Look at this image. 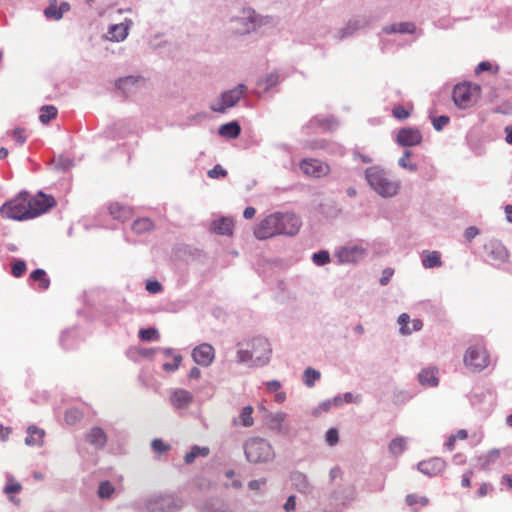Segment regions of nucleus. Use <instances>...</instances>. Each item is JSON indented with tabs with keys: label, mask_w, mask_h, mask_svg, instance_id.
<instances>
[{
	"label": "nucleus",
	"mask_w": 512,
	"mask_h": 512,
	"mask_svg": "<svg viewBox=\"0 0 512 512\" xmlns=\"http://www.w3.org/2000/svg\"><path fill=\"white\" fill-rule=\"evenodd\" d=\"M415 30L414 24L411 23H400L398 25H392L385 28L387 33L399 32V33H412Z\"/></svg>",
	"instance_id": "e433bc0d"
},
{
	"label": "nucleus",
	"mask_w": 512,
	"mask_h": 512,
	"mask_svg": "<svg viewBox=\"0 0 512 512\" xmlns=\"http://www.w3.org/2000/svg\"><path fill=\"white\" fill-rule=\"evenodd\" d=\"M291 478H292V481L294 482L296 488L300 492L306 493L309 491L310 483L304 474H302L300 472H295L292 474Z\"/></svg>",
	"instance_id": "c85d7f7f"
},
{
	"label": "nucleus",
	"mask_w": 512,
	"mask_h": 512,
	"mask_svg": "<svg viewBox=\"0 0 512 512\" xmlns=\"http://www.w3.org/2000/svg\"><path fill=\"white\" fill-rule=\"evenodd\" d=\"M26 271V264L24 261H17L12 265V274L15 277H21Z\"/></svg>",
	"instance_id": "8fccbe9b"
},
{
	"label": "nucleus",
	"mask_w": 512,
	"mask_h": 512,
	"mask_svg": "<svg viewBox=\"0 0 512 512\" xmlns=\"http://www.w3.org/2000/svg\"><path fill=\"white\" fill-rule=\"evenodd\" d=\"M492 64L488 61H483V62H480L477 66V68L475 69V73L476 74H479L481 72H484V71H491L492 70Z\"/></svg>",
	"instance_id": "e2e57ef3"
},
{
	"label": "nucleus",
	"mask_w": 512,
	"mask_h": 512,
	"mask_svg": "<svg viewBox=\"0 0 512 512\" xmlns=\"http://www.w3.org/2000/svg\"><path fill=\"white\" fill-rule=\"evenodd\" d=\"M86 441L96 448H103L107 442V435L100 427H93L86 435Z\"/></svg>",
	"instance_id": "aec40b11"
},
{
	"label": "nucleus",
	"mask_w": 512,
	"mask_h": 512,
	"mask_svg": "<svg viewBox=\"0 0 512 512\" xmlns=\"http://www.w3.org/2000/svg\"><path fill=\"white\" fill-rule=\"evenodd\" d=\"M313 261L317 265H324L330 261V255L327 251H320L313 254Z\"/></svg>",
	"instance_id": "a18cd8bd"
},
{
	"label": "nucleus",
	"mask_w": 512,
	"mask_h": 512,
	"mask_svg": "<svg viewBox=\"0 0 512 512\" xmlns=\"http://www.w3.org/2000/svg\"><path fill=\"white\" fill-rule=\"evenodd\" d=\"M114 486L109 481L101 482L98 489L100 498H109L114 493Z\"/></svg>",
	"instance_id": "58836bf2"
},
{
	"label": "nucleus",
	"mask_w": 512,
	"mask_h": 512,
	"mask_svg": "<svg viewBox=\"0 0 512 512\" xmlns=\"http://www.w3.org/2000/svg\"><path fill=\"white\" fill-rule=\"evenodd\" d=\"M241 127L238 122L233 121L223 124L219 128V134L227 139H235L240 135Z\"/></svg>",
	"instance_id": "393cba45"
},
{
	"label": "nucleus",
	"mask_w": 512,
	"mask_h": 512,
	"mask_svg": "<svg viewBox=\"0 0 512 512\" xmlns=\"http://www.w3.org/2000/svg\"><path fill=\"white\" fill-rule=\"evenodd\" d=\"M366 179L370 187L382 197H392L397 194L399 185L386 175L384 170L377 166L366 169Z\"/></svg>",
	"instance_id": "20e7f679"
},
{
	"label": "nucleus",
	"mask_w": 512,
	"mask_h": 512,
	"mask_svg": "<svg viewBox=\"0 0 512 512\" xmlns=\"http://www.w3.org/2000/svg\"><path fill=\"white\" fill-rule=\"evenodd\" d=\"M192 358L198 365L208 367L214 361L215 350L212 345L202 343L193 349Z\"/></svg>",
	"instance_id": "9b49d317"
},
{
	"label": "nucleus",
	"mask_w": 512,
	"mask_h": 512,
	"mask_svg": "<svg viewBox=\"0 0 512 512\" xmlns=\"http://www.w3.org/2000/svg\"><path fill=\"white\" fill-rule=\"evenodd\" d=\"M13 138L15 139V141L22 145L23 143H25L26 141V136L24 134V130L21 129V128H17L14 130L13 132Z\"/></svg>",
	"instance_id": "13d9d810"
},
{
	"label": "nucleus",
	"mask_w": 512,
	"mask_h": 512,
	"mask_svg": "<svg viewBox=\"0 0 512 512\" xmlns=\"http://www.w3.org/2000/svg\"><path fill=\"white\" fill-rule=\"evenodd\" d=\"M31 279L34 281H39L40 288L46 290L50 285V280L46 277V272L43 269L34 270L31 275Z\"/></svg>",
	"instance_id": "f704fd0d"
},
{
	"label": "nucleus",
	"mask_w": 512,
	"mask_h": 512,
	"mask_svg": "<svg viewBox=\"0 0 512 512\" xmlns=\"http://www.w3.org/2000/svg\"><path fill=\"white\" fill-rule=\"evenodd\" d=\"M339 440L338 431L335 428H331L326 433V441L330 446L335 445Z\"/></svg>",
	"instance_id": "603ef678"
},
{
	"label": "nucleus",
	"mask_w": 512,
	"mask_h": 512,
	"mask_svg": "<svg viewBox=\"0 0 512 512\" xmlns=\"http://www.w3.org/2000/svg\"><path fill=\"white\" fill-rule=\"evenodd\" d=\"M181 361H182L181 355H179V354L174 355L173 362L172 363H170V362L164 363L162 368L166 372L176 371L179 368Z\"/></svg>",
	"instance_id": "37998d69"
},
{
	"label": "nucleus",
	"mask_w": 512,
	"mask_h": 512,
	"mask_svg": "<svg viewBox=\"0 0 512 512\" xmlns=\"http://www.w3.org/2000/svg\"><path fill=\"white\" fill-rule=\"evenodd\" d=\"M311 124L330 129L334 125V121L331 119L315 118L311 120Z\"/></svg>",
	"instance_id": "5fc2aeb1"
},
{
	"label": "nucleus",
	"mask_w": 512,
	"mask_h": 512,
	"mask_svg": "<svg viewBox=\"0 0 512 512\" xmlns=\"http://www.w3.org/2000/svg\"><path fill=\"white\" fill-rule=\"evenodd\" d=\"M253 407L251 405L245 406L237 419L234 420L235 425H241L243 427H251L254 424Z\"/></svg>",
	"instance_id": "a878e982"
},
{
	"label": "nucleus",
	"mask_w": 512,
	"mask_h": 512,
	"mask_svg": "<svg viewBox=\"0 0 512 512\" xmlns=\"http://www.w3.org/2000/svg\"><path fill=\"white\" fill-rule=\"evenodd\" d=\"M463 361L470 371L480 372L489 365L490 358L486 348L476 344L467 349Z\"/></svg>",
	"instance_id": "0eeeda50"
},
{
	"label": "nucleus",
	"mask_w": 512,
	"mask_h": 512,
	"mask_svg": "<svg viewBox=\"0 0 512 512\" xmlns=\"http://www.w3.org/2000/svg\"><path fill=\"white\" fill-rule=\"evenodd\" d=\"M407 505L414 509H418L419 507H424L429 503V500L425 496H419L417 494H409L405 499Z\"/></svg>",
	"instance_id": "2f4dec72"
},
{
	"label": "nucleus",
	"mask_w": 512,
	"mask_h": 512,
	"mask_svg": "<svg viewBox=\"0 0 512 512\" xmlns=\"http://www.w3.org/2000/svg\"><path fill=\"white\" fill-rule=\"evenodd\" d=\"M300 169L305 175L314 178L324 177L330 172V166L327 163L313 158L303 159L300 162Z\"/></svg>",
	"instance_id": "9d476101"
},
{
	"label": "nucleus",
	"mask_w": 512,
	"mask_h": 512,
	"mask_svg": "<svg viewBox=\"0 0 512 512\" xmlns=\"http://www.w3.org/2000/svg\"><path fill=\"white\" fill-rule=\"evenodd\" d=\"M209 454V449L207 447H199L194 446L191 450L185 454L184 460L187 464H191L195 461L198 456L206 457Z\"/></svg>",
	"instance_id": "c756f323"
},
{
	"label": "nucleus",
	"mask_w": 512,
	"mask_h": 512,
	"mask_svg": "<svg viewBox=\"0 0 512 512\" xmlns=\"http://www.w3.org/2000/svg\"><path fill=\"white\" fill-rule=\"evenodd\" d=\"M55 205L56 201L52 196L42 192L31 195L22 191L0 207V215L4 219L24 221L46 213Z\"/></svg>",
	"instance_id": "f257e3e1"
},
{
	"label": "nucleus",
	"mask_w": 512,
	"mask_h": 512,
	"mask_svg": "<svg viewBox=\"0 0 512 512\" xmlns=\"http://www.w3.org/2000/svg\"><path fill=\"white\" fill-rule=\"evenodd\" d=\"M234 222L230 218H221L213 223V229L220 235H232Z\"/></svg>",
	"instance_id": "5701e85b"
},
{
	"label": "nucleus",
	"mask_w": 512,
	"mask_h": 512,
	"mask_svg": "<svg viewBox=\"0 0 512 512\" xmlns=\"http://www.w3.org/2000/svg\"><path fill=\"white\" fill-rule=\"evenodd\" d=\"M446 468V462L439 457L430 458L418 463V469L428 476H436Z\"/></svg>",
	"instance_id": "4468645a"
},
{
	"label": "nucleus",
	"mask_w": 512,
	"mask_h": 512,
	"mask_svg": "<svg viewBox=\"0 0 512 512\" xmlns=\"http://www.w3.org/2000/svg\"><path fill=\"white\" fill-rule=\"evenodd\" d=\"M80 418H81V414L76 409L68 410L65 414V419H66L67 423H69V424L76 423L77 421L80 420Z\"/></svg>",
	"instance_id": "3c124183"
},
{
	"label": "nucleus",
	"mask_w": 512,
	"mask_h": 512,
	"mask_svg": "<svg viewBox=\"0 0 512 512\" xmlns=\"http://www.w3.org/2000/svg\"><path fill=\"white\" fill-rule=\"evenodd\" d=\"M227 175V171L221 165H215L212 169L208 171V176L212 179H216L219 177H225Z\"/></svg>",
	"instance_id": "09e8293b"
},
{
	"label": "nucleus",
	"mask_w": 512,
	"mask_h": 512,
	"mask_svg": "<svg viewBox=\"0 0 512 512\" xmlns=\"http://www.w3.org/2000/svg\"><path fill=\"white\" fill-rule=\"evenodd\" d=\"M336 256L341 263H357L365 256V249L358 245L343 247Z\"/></svg>",
	"instance_id": "ddd939ff"
},
{
	"label": "nucleus",
	"mask_w": 512,
	"mask_h": 512,
	"mask_svg": "<svg viewBox=\"0 0 512 512\" xmlns=\"http://www.w3.org/2000/svg\"><path fill=\"white\" fill-rule=\"evenodd\" d=\"M320 378V372L316 371L312 368H307L304 371V382L308 387H312L315 384V381Z\"/></svg>",
	"instance_id": "4c0bfd02"
},
{
	"label": "nucleus",
	"mask_w": 512,
	"mask_h": 512,
	"mask_svg": "<svg viewBox=\"0 0 512 512\" xmlns=\"http://www.w3.org/2000/svg\"><path fill=\"white\" fill-rule=\"evenodd\" d=\"M266 387L270 392H276L280 389L281 384L277 380H272L266 383Z\"/></svg>",
	"instance_id": "774afa93"
},
{
	"label": "nucleus",
	"mask_w": 512,
	"mask_h": 512,
	"mask_svg": "<svg viewBox=\"0 0 512 512\" xmlns=\"http://www.w3.org/2000/svg\"><path fill=\"white\" fill-rule=\"evenodd\" d=\"M479 234L478 228L471 226L465 230V237L468 240L474 239Z\"/></svg>",
	"instance_id": "0e129e2a"
},
{
	"label": "nucleus",
	"mask_w": 512,
	"mask_h": 512,
	"mask_svg": "<svg viewBox=\"0 0 512 512\" xmlns=\"http://www.w3.org/2000/svg\"><path fill=\"white\" fill-rule=\"evenodd\" d=\"M170 402L175 408H187L193 402V395L185 389H175L170 395Z\"/></svg>",
	"instance_id": "2eb2a0df"
},
{
	"label": "nucleus",
	"mask_w": 512,
	"mask_h": 512,
	"mask_svg": "<svg viewBox=\"0 0 512 512\" xmlns=\"http://www.w3.org/2000/svg\"><path fill=\"white\" fill-rule=\"evenodd\" d=\"M247 460L252 463L268 462L275 456L271 444L264 438L252 437L244 444Z\"/></svg>",
	"instance_id": "39448f33"
},
{
	"label": "nucleus",
	"mask_w": 512,
	"mask_h": 512,
	"mask_svg": "<svg viewBox=\"0 0 512 512\" xmlns=\"http://www.w3.org/2000/svg\"><path fill=\"white\" fill-rule=\"evenodd\" d=\"M11 428L10 427H4L3 425L0 424V440L1 441H6L11 433Z\"/></svg>",
	"instance_id": "338daca9"
},
{
	"label": "nucleus",
	"mask_w": 512,
	"mask_h": 512,
	"mask_svg": "<svg viewBox=\"0 0 512 512\" xmlns=\"http://www.w3.org/2000/svg\"><path fill=\"white\" fill-rule=\"evenodd\" d=\"M21 490H22V485L19 482H17L12 476L8 477L7 484L4 487V493L9 496L10 501H12L15 504H19L20 500L15 499L11 495L17 494V493L21 492Z\"/></svg>",
	"instance_id": "bb28decb"
},
{
	"label": "nucleus",
	"mask_w": 512,
	"mask_h": 512,
	"mask_svg": "<svg viewBox=\"0 0 512 512\" xmlns=\"http://www.w3.org/2000/svg\"><path fill=\"white\" fill-rule=\"evenodd\" d=\"M108 209H109L110 215L114 219L120 220L122 222L129 220L133 215L132 208H130L128 206H124L118 202L110 204Z\"/></svg>",
	"instance_id": "a211bd4d"
},
{
	"label": "nucleus",
	"mask_w": 512,
	"mask_h": 512,
	"mask_svg": "<svg viewBox=\"0 0 512 512\" xmlns=\"http://www.w3.org/2000/svg\"><path fill=\"white\" fill-rule=\"evenodd\" d=\"M45 431L35 425L27 428L25 443L28 446H42L44 443Z\"/></svg>",
	"instance_id": "6ab92c4d"
},
{
	"label": "nucleus",
	"mask_w": 512,
	"mask_h": 512,
	"mask_svg": "<svg viewBox=\"0 0 512 512\" xmlns=\"http://www.w3.org/2000/svg\"><path fill=\"white\" fill-rule=\"evenodd\" d=\"M301 227L299 217L292 213H274L265 217L254 229L259 240H266L278 235L293 236Z\"/></svg>",
	"instance_id": "f03ea898"
},
{
	"label": "nucleus",
	"mask_w": 512,
	"mask_h": 512,
	"mask_svg": "<svg viewBox=\"0 0 512 512\" xmlns=\"http://www.w3.org/2000/svg\"><path fill=\"white\" fill-rule=\"evenodd\" d=\"M431 119H432L433 127L437 131L442 130L443 127L446 126L450 121L449 117L446 115H441L439 117H431Z\"/></svg>",
	"instance_id": "49530a36"
},
{
	"label": "nucleus",
	"mask_w": 512,
	"mask_h": 512,
	"mask_svg": "<svg viewBox=\"0 0 512 512\" xmlns=\"http://www.w3.org/2000/svg\"><path fill=\"white\" fill-rule=\"evenodd\" d=\"M331 407H332V401L331 400H327V401L321 403L318 406V408L315 409L314 414L318 416V415L321 414L322 411H324V412L329 411L331 409Z\"/></svg>",
	"instance_id": "680f3d73"
},
{
	"label": "nucleus",
	"mask_w": 512,
	"mask_h": 512,
	"mask_svg": "<svg viewBox=\"0 0 512 512\" xmlns=\"http://www.w3.org/2000/svg\"><path fill=\"white\" fill-rule=\"evenodd\" d=\"M146 289L150 293H158L162 290V285L158 281H148Z\"/></svg>",
	"instance_id": "bf43d9fd"
},
{
	"label": "nucleus",
	"mask_w": 512,
	"mask_h": 512,
	"mask_svg": "<svg viewBox=\"0 0 512 512\" xmlns=\"http://www.w3.org/2000/svg\"><path fill=\"white\" fill-rule=\"evenodd\" d=\"M422 141V134L419 129L413 127L402 128L398 131L397 142L401 146H415Z\"/></svg>",
	"instance_id": "f8f14e48"
},
{
	"label": "nucleus",
	"mask_w": 512,
	"mask_h": 512,
	"mask_svg": "<svg viewBox=\"0 0 512 512\" xmlns=\"http://www.w3.org/2000/svg\"><path fill=\"white\" fill-rule=\"evenodd\" d=\"M393 274H394V270L392 268H385L382 271V276L380 278V284L382 286L387 285L388 282L390 281L391 277L393 276Z\"/></svg>",
	"instance_id": "6e6d98bb"
},
{
	"label": "nucleus",
	"mask_w": 512,
	"mask_h": 512,
	"mask_svg": "<svg viewBox=\"0 0 512 512\" xmlns=\"http://www.w3.org/2000/svg\"><path fill=\"white\" fill-rule=\"evenodd\" d=\"M438 370L436 368H428L422 370L419 375V381L424 386L435 387L439 383Z\"/></svg>",
	"instance_id": "412c9836"
},
{
	"label": "nucleus",
	"mask_w": 512,
	"mask_h": 512,
	"mask_svg": "<svg viewBox=\"0 0 512 512\" xmlns=\"http://www.w3.org/2000/svg\"><path fill=\"white\" fill-rule=\"evenodd\" d=\"M234 21L239 24L235 28V32L239 34L249 33L255 27V19L251 12H248L245 17L236 18Z\"/></svg>",
	"instance_id": "4be33fe9"
},
{
	"label": "nucleus",
	"mask_w": 512,
	"mask_h": 512,
	"mask_svg": "<svg viewBox=\"0 0 512 512\" xmlns=\"http://www.w3.org/2000/svg\"><path fill=\"white\" fill-rule=\"evenodd\" d=\"M398 324L400 325V333L402 335H408L414 331H419L423 327V322L420 319L410 320L409 315L406 313H403L398 317Z\"/></svg>",
	"instance_id": "dca6fc26"
},
{
	"label": "nucleus",
	"mask_w": 512,
	"mask_h": 512,
	"mask_svg": "<svg viewBox=\"0 0 512 512\" xmlns=\"http://www.w3.org/2000/svg\"><path fill=\"white\" fill-rule=\"evenodd\" d=\"M499 457V450L489 451L487 454L479 458L481 468L484 470L488 469L490 465L494 464L499 459Z\"/></svg>",
	"instance_id": "7c9ffc66"
},
{
	"label": "nucleus",
	"mask_w": 512,
	"mask_h": 512,
	"mask_svg": "<svg viewBox=\"0 0 512 512\" xmlns=\"http://www.w3.org/2000/svg\"><path fill=\"white\" fill-rule=\"evenodd\" d=\"M139 337L144 341L158 339V331L155 328L142 329L139 332Z\"/></svg>",
	"instance_id": "a19ab883"
},
{
	"label": "nucleus",
	"mask_w": 512,
	"mask_h": 512,
	"mask_svg": "<svg viewBox=\"0 0 512 512\" xmlns=\"http://www.w3.org/2000/svg\"><path fill=\"white\" fill-rule=\"evenodd\" d=\"M137 83V78L134 76H127L124 78H120L116 81V87L122 91L123 95L126 97L129 90V86H134Z\"/></svg>",
	"instance_id": "72a5a7b5"
},
{
	"label": "nucleus",
	"mask_w": 512,
	"mask_h": 512,
	"mask_svg": "<svg viewBox=\"0 0 512 512\" xmlns=\"http://www.w3.org/2000/svg\"><path fill=\"white\" fill-rule=\"evenodd\" d=\"M131 24L132 21L126 19L123 23L112 25L108 32V39L116 42L123 41L128 36V30Z\"/></svg>",
	"instance_id": "f3484780"
},
{
	"label": "nucleus",
	"mask_w": 512,
	"mask_h": 512,
	"mask_svg": "<svg viewBox=\"0 0 512 512\" xmlns=\"http://www.w3.org/2000/svg\"><path fill=\"white\" fill-rule=\"evenodd\" d=\"M151 447H152L153 451L158 454H163L170 449L169 444L164 443L161 439H158V438H156L152 441Z\"/></svg>",
	"instance_id": "79ce46f5"
},
{
	"label": "nucleus",
	"mask_w": 512,
	"mask_h": 512,
	"mask_svg": "<svg viewBox=\"0 0 512 512\" xmlns=\"http://www.w3.org/2000/svg\"><path fill=\"white\" fill-rule=\"evenodd\" d=\"M247 348L237 351V361L240 364L251 363V366H264L270 360L271 347L264 337H254L246 342Z\"/></svg>",
	"instance_id": "7ed1b4c3"
},
{
	"label": "nucleus",
	"mask_w": 512,
	"mask_h": 512,
	"mask_svg": "<svg viewBox=\"0 0 512 512\" xmlns=\"http://www.w3.org/2000/svg\"><path fill=\"white\" fill-rule=\"evenodd\" d=\"M481 87L478 84L464 82L457 84L453 89V101L461 109L473 106L479 99Z\"/></svg>",
	"instance_id": "423d86ee"
},
{
	"label": "nucleus",
	"mask_w": 512,
	"mask_h": 512,
	"mask_svg": "<svg viewBox=\"0 0 512 512\" xmlns=\"http://www.w3.org/2000/svg\"><path fill=\"white\" fill-rule=\"evenodd\" d=\"M422 264L425 268L430 269L442 266L441 254L438 251H424Z\"/></svg>",
	"instance_id": "b1692460"
},
{
	"label": "nucleus",
	"mask_w": 512,
	"mask_h": 512,
	"mask_svg": "<svg viewBox=\"0 0 512 512\" xmlns=\"http://www.w3.org/2000/svg\"><path fill=\"white\" fill-rule=\"evenodd\" d=\"M278 83V75L275 73L269 74L264 80V90L274 87Z\"/></svg>",
	"instance_id": "864d4df0"
},
{
	"label": "nucleus",
	"mask_w": 512,
	"mask_h": 512,
	"mask_svg": "<svg viewBox=\"0 0 512 512\" xmlns=\"http://www.w3.org/2000/svg\"><path fill=\"white\" fill-rule=\"evenodd\" d=\"M473 476V471L469 470L465 472L462 476L461 485L464 488H470L471 487V478Z\"/></svg>",
	"instance_id": "052dcab7"
},
{
	"label": "nucleus",
	"mask_w": 512,
	"mask_h": 512,
	"mask_svg": "<svg viewBox=\"0 0 512 512\" xmlns=\"http://www.w3.org/2000/svg\"><path fill=\"white\" fill-rule=\"evenodd\" d=\"M57 116V108L52 105L43 106L41 108V113L39 116V120L43 124H48L52 119Z\"/></svg>",
	"instance_id": "473e14b6"
},
{
	"label": "nucleus",
	"mask_w": 512,
	"mask_h": 512,
	"mask_svg": "<svg viewBox=\"0 0 512 512\" xmlns=\"http://www.w3.org/2000/svg\"><path fill=\"white\" fill-rule=\"evenodd\" d=\"M44 14L48 18H53L55 20L61 19V12H59L57 8L56 0H51L49 6L44 10Z\"/></svg>",
	"instance_id": "ea45409f"
},
{
	"label": "nucleus",
	"mask_w": 512,
	"mask_h": 512,
	"mask_svg": "<svg viewBox=\"0 0 512 512\" xmlns=\"http://www.w3.org/2000/svg\"><path fill=\"white\" fill-rule=\"evenodd\" d=\"M410 157H411V152L407 150L404 152V155L399 159L398 163L403 168H407L410 171H415L417 167L415 164L409 163Z\"/></svg>",
	"instance_id": "de8ad7c7"
},
{
	"label": "nucleus",
	"mask_w": 512,
	"mask_h": 512,
	"mask_svg": "<svg viewBox=\"0 0 512 512\" xmlns=\"http://www.w3.org/2000/svg\"><path fill=\"white\" fill-rule=\"evenodd\" d=\"M296 508V501H295V497L294 496H290L288 497L285 505H284V509L287 511V512H290V511H293L295 510Z\"/></svg>",
	"instance_id": "69168bd1"
},
{
	"label": "nucleus",
	"mask_w": 512,
	"mask_h": 512,
	"mask_svg": "<svg viewBox=\"0 0 512 512\" xmlns=\"http://www.w3.org/2000/svg\"><path fill=\"white\" fill-rule=\"evenodd\" d=\"M493 490V487L489 483H482L478 489L477 495L479 497H485L487 496L491 491Z\"/></svg>",
	"instance_id": "4d7b16f0"
},
{
	"label": "nucleus",
	"mask_w": 512,
	"mask_h": 512,
	"mask_svg": "<svg viewBox=\"0 0 512 512\" xmlns=\"http://www.w3.org/2000/svg\"><path fill=\"white\" fill-rule=\"evenodd\" d=\"M406 447V440L403 437L393 439L389 444V450L394 455L403 453Z\"/></svg>",
	"instance_id": "c9c22d12"
},
{
	"label": "nucleus",
	"mask_w": 512,
	"mask_h": 512,
	"mask_svg": "<svg viewBox=\"0 0 512 512\" xmlns=\"http://www.w3.org/2000/svg\"><path fill=\"white\" fill-rule=\"evenodd\" d=\"M182 506V501L173 496H160L148 503L150 512H176Z\"/></svg>",
	"instance_id": "1a4fd4ad"
},
{
	"label": "nucleus",
	"mask_w": 512,
	"mask_h": 512,
	"mask_svg": "<svg viewBox=\"0 0 512 512\" xmlns=\"http://www.w3.org/2000/svg\"><path fill=\"white\" fill-rule=\"evenodd\" d=\"M154 224L150 218L143 217L135 220L132 224V230L138 234L151 231Z\"/></svg>",
	"instance_id": "cd10ccee"
},
{
	"label": "nucleus",
	"mask_w": 512,
	"mask_h": 512,
	"mask_svg": "<svg viewBox=\"0 0 512 512\" xmlns=\"http://www.w3.org/2000/svg\"><path fill=\"white\" fill-rule=\"evenodd\" d=\"M246 91V86L243 84L238 85L236 88L226 91L221 95L218 105L212 104L211 110L223 113L226 109L233 107L242 97Z\"/></svg>",
	"instance_id": "6e6552de"
},
{
	"label": "nucleus",
	"mask_w": 512,
	"mask_h": 512,
	"mask_svg": "<svg viewBox=\"0 0 512 512\" xmlns=\"http://www.w3.org/2000/svg\"><path fill=\"white\" fill-rule=\"evenodd\" d=\"M410 111L402 105H397L392 110V115L400 120L407 119L410 116Z\"/></svg>",
	"instance_id": "c03bdc74"
}]
</instances>
